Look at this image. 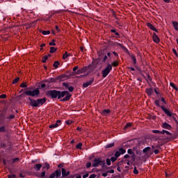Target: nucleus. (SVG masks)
Returning a JSON list of instances; mask_svg holds the SVG:
<instances>
[{"mask_svg":"<svg viewBox=\"0 0 178 178\" xmlns=\"http://www.w3.org/2000/svg\"><path fill=\"white\" fill-rule=\"evenodd\" d=\"M129 57L133 61L134 65H136L137 63V58H136V56H134V54H131Z\"/></svg>","mask_w":178,"mask_h":178,"instance_id":"obj_29","label":"nucleus"},{"mask_svg":"<svg viewBox=\"0 0 178 178\" xmlns=\"http://www.w3.org/2000/svg\"><path fill=\"white\" fill-rule=\"evenodd\" d=\"M127 152L129 155H134V152L133 151V149H129L127 150Z\"/></svg>","mask_w":178,"mask_h":178,"instance_id":"obj_58","label":"nucleus"},{"mask_svg":"<svg viewBox=\"0 0 178 178\" xmlns=\"http://www.w3.org/2000/svg\"><path fill=\"white\" fill-rule=\"evenodd\" d=\"M20 80V77H17L15 78L12 84H17V83H19V81Z\"/></svg>","mask_w":178,"mask_h":178,"instance_id":"obj_48","label":"nucleus"},{"mask_svg":"<svg viewBox=\"0 0 178 178\" xmlns=\"http://www.w3.org/2000/svg\"><path fill=\"white\" fill-rule=\"evenodd\" d=\"M56 51H58V48L51 47L50 50H49V54H55V52H56Z\"/></svg>","mask_w":178,"mask_h":178,"instance_id":"obj_34","label":"nucleus"},{"mask_svg":"<svg viewBox=\"0 0 178 178\" xmlns=\"http://www.w3.org/2000/svg\"><path fill=\"white\" fill-rule=\"evenodd\" d=\"M62 123L60 120H58L55 124H51L49 125V129H56V127H59V124Z\"/></svg>","mask_w":178,"mask_h":178,"instance_id":"obj_15","label":"nucleus"},{"mask_svg":"<svg viewBox=\"0 0 178 178\" xmlns=\"http://www.w3.org/2000/svg\"><path fill=\"white\" fill-rule=\"evenodd\" d=\"M42 169H46V170H48L49 169H51V165L48 162H44L42 166Z\"/></svg>","mask_w":178,"mask_h":178,"instance_id":"obj_24","label":"nucleus"},{"mask_svg":"<svg viewBox=\"0 0 178 178\" xmlns=\"http://www.w3.org/2000/svg\"><path fill=\"white\" fill-rule=\"evenodd\" d=\"M8 148L7 149L8 151H12L13 149V144L12 143V141L8 140Z\"/></svg>","mask_w":178,"mask_h":178,"instance_id":"obj_28","label":"nucleus"},{"mask_svg":"<svg viewBox=\"0 0 178 178\" xmlns=\"http://www.w3.org/2000/svg\"><path fill=\"white\" fill-rule=\"evenodd\" d=\"M170 87H172L173 88V90H175V91H178V88L176 87V84H175L172 82H170Z\"/></svg>","mask_w":178,"mask_h":178,"instance_id":"obj_38","label":"nucleus"},{"mask_svg":"<svg viewBox=\"0 0 178 178\" xmlns=\"http://www.w3.org/2000/svg\"><path fill=\"white\" fill-rule=\"evenodd\" d=\"M94 80H95V78L91 77L88 82L83 83V87H84V88H87L88 86H91L94 83Z\"/></svg>","mask_w":178,"mask_h":178,"instance_id":"obj_12","label":"nucleus"},{"mask_svg":"<svg viewBox=\"0 0 178 178\" xmlns=\"http://www.w3.org/2000/svg\"><path fill=\"white\" fill-rule=\"evenodd\" d=\"M112 113V111L111 109H104L100 111V113L102 116H108L110 113Z\"/></svg>","mask_w":178,"mask_h":178,"instance_id":"obj_18","label":"nucleus"},{"mask_svg":"<svg viewBox=\"0 0 178 178\" xmlns=\"http://www.w3.org/2000/svg\"><path fill=\"white\" fill-rule=\"evenodd\" d=\"M172 25H173V27H174L175 30L178 31V22H177V21H172Z\"/></svg>","mask_w":178,"mask_h":178,"instance_id":"obj_33","label":"nucleus"},{"mask_svg":"<svg viewBox=\"0 0 178 178\" xmlns=\"http://www.w3.org/2000/svg\"><path fill=\"white\" fill-rule=\"evenodd\" d=\"M40 33H42L43 35H48L51 34V31H40Z\"/></svg>","mask_w":178,"mask_h":178,"instance_id":"obj_43","label":"nucleus"},{"mask_svg":"<svg viewBox=\"0 0 178 178\" xmlns=\"http://www.w3.org/2000/svg\"><path fill=\"white\" fill-rule=\"evenodd\" d=\"M24 26H26V30H29V29H31L33 22L31 24H25Z\"/></svg>","mask_w":178,"mask_h":178,"instance_id":"obj_45","label":"nucleus"},{"mask_svg":"<svg viewBox=\"0 0 178 178\" xmlns=\"http://www.w3.org/2000/svg\"><path fill=\"white\" fill-rule=\"evenodd\" d=\"M166 134L167 136H172V133H170V132H169L168 131H166V130H165V129H163V130L161 131V134Z\"/></svg>","mask_w":178,"mask_h":178,"instance_id":"obj_39","label":"nucleus"},{"mask_svg":"<svg viewBox=\"0 0 178 178\" xmlns=\"http://www.w3.org/2000/svg\"><path fill=\"white\" fill-rule=\"evenodd\" d=\"M59 65H60V62L56 60V61H54L53 66L54 67H55V69H58V67H59Z\"/></svg>","mask_w":178,"mask_h":178,"instance_id":"obj_35","label":"nucleus"},{"mask_svg":"<svg viewBox=\"0 0 178 178\" xmlns=\"http://www.w3.org/2000/svg\"><path fill=\"white\" fill-rule=\"evenodd\" d=\"M107 60H108V56H106V54H105V53H104V56H103V59L102 60V63H105Z\"/></svg>","mask_w":178,"mask_h":178,"instance_id":"obj_42","label":"nucleus"},{"mask_svg":"<svg viewBox=\"0 0 178 178\" xmlns=\"http://www.w3.org/2000/svg\"><path fill=\"white\" fill-rule=\"evenodd\" d=\"M123 163H125V161L124 160H121L120 161H119L117 163V166H122V165H123Z\"/></svg>","mask_w":178,"mask_h":178,"instance_id":"obj_59","label":"nucleus"},{"mask_svg":"<svg viewBox=\"0 0 178 178\" xmlns=\"http://www.w3.org/2000/svg\"><path fill=\"white\" fill-rule=\"evenodd\" d=\"M131 126H133V122H127L123 130H127V129H129V127H131Z\"/></svg>","mask_w":178,"mask_h":178,"instance_id":"obj_30","label":"nucleus"},{"mask_svg":"<svg viewBox=\"0 0 178 178\" xmlns=\"http://www.w3.org/2000/svg\"><path fill=\"white\" fill-rule=\"evenodd\" d=\"M70 98H72V94L69 92L67 90L60 91L58 90V99L61 102H67V101H70Z\"/></svg>","mask_w":178,"mask_h":178,"instance_id":"obj_3","label":"nucleus"},{"mask_svg":"<svg viewBox=\"0 0 178 178\" xmlns=\"http://www.w3.org/2000/svg\"><path fill=\"white\" fill-rule=\"evenodd\" d=\"M145 92L148 97H151L154 94V88H146Z\"/></svg>","mask_w":178,"mask_h":178,"instance_id":"obj_16","label":"nucleus"},{"mask_svg":"<svg viewBox=\"0 0 178 178\" xmlns=\"http://www.w3.org/2000/svg\"><path fill=\"white\" fill-rule=\"evenodd\" d=\"M42 168V164L38 163L34 165L33 169H35V170H36V172H38V171L41 170Z\"/></svg>","mask_w":178,"mask_h":178,"instance_id":"obj_23","label":"nucleus"},{"mask_svg":"<svg viewBox=\"0 0 178 178\" xmlns=\"http://www.w3.org/2000/svg\"><path fill=\"white\" fill-rule=\"evenodd\" d=\"M0 112H1L0 113V117L5 118V116L6 115V113H8V109H3L2 111H0Z\"/></svg>","mask_w":178,"mask_h":178,"instance_id":"obj_25","label":"nucleus"},{"mask_svg":"<svg viewBox=\"0 0 178 178\" xmlns=\"http://www.w3.org/2000/svg\"><path fill=\"white\" fill-rule=\"evenodd\" d=\"M6 147H8V145H6V143H3V142H1L0 143V148H6Z\"/></svg>","mask_w":178,"mask_h":178,"instance_id":"obj_53","label":"nucleus"},{"mask_svg":"<svg viewBox=\"0 0 178 178\" xmlns=\"http://www.w3.org/2000/svg\"><path fill=\"white\" fill-rule=\"evenodd\" d=\"M28 99L30 101L29 104L32 106V108H40V106H42V105L47 102V97L37 99L29 97Z\"/></svg>","mask_w":178,"mask_h":178,"instance_id":"obj_1","label":"nucleus"},{"mask_svg":"<svg viewBox=\"0 0 178 178\" xmlns=\"http://www.w3.org/2000/svg\"><path fill=\"white\" fill-rule=\"evenodd\" d=\"M118 152L120 153L121 155H123L124 154H126V149L123 148H120L118 149Z\"/></svg>","mask_w":178,"mask_h":178,"instance_id":"obj_49","label":"nucleus"},{"mask_svg":"<svg viewBox=\"0 0 178 178\" xmlns=\"http://www.w3.org/2000/svg\"><path fill=\"white\" fill-rule=\"evenodd\" d=\"M99 63L95 58H93V60L92 62V65L94 67V69H95L96 67H98V64Z\"/></svg>","mask_w":178,"mask_h":178,"instance_id":"obj_27","label":"nucleus"},{"mask_svg":"<svg viewBox=\"0 0 178 178\" xmlns=\"http://www.w3.org/2000/svg\"><path fill=\"white\" fill-rule=\"evenodd\" d=\"M67 89L70 91V92H73V91H74V87H73L72 86H68Z\"/></svg>","mask_w":178,"mask_h":178,"instance_id":"obj_57","label":"nucleus"},{"mask_svg":"<svg viewBox=\"0 0 178 178\" xmlns=\"http://www.w3.org/2000/svg\"><path fill=\"white\" fill-rule=\"evenodd\" d=\"M62 176V171L60 169H57L54 172L49 175V178H59Z\"/></svg>","mask_w":178,"mask_h":178,"instance_id":"obj_9","label":"nucleus"},{"mask_svg":"<svg viewBox=\"0 0 178 178\" xmlns=\"http://www.w3.org/2000/svg\"><path fill=\"white\" fill-rule=\"evenodd\" d=\"M55 42H56V40H55V39H52L51 40V42H50L49 43V45H50V47H55L56 45V43H55Z\"/></svg>","mask_w":178,"mask_h":178,"instance_id":"obj_37","label":"nucleus"},{"mask_svg":"<svg viewBox=\"0 0 178 178\" xmlns=\"http://www.w3.org/2000/svg\"><path fill=\"white\" fill-rule=\"evenodd\" d=\"M161 127L165 130H172V125L168 122H163L161 125Z\"/></svg>","mask_w":178,"mask_h":178,"instance_id":"obj_17","label":"nucleus"},{"mask_svg":"<svg viewBox=\"0 0 178 178\" xmlns=\"http://www.w3.org/2000/svg\"><path fill=\"white\" fill-rule=\"evenodd\" d=\"M65 166V163H59L57 167L58 168V169H63V167Z\"/></svg>","mask_w":178,"mask_h":178,"instance_id":"obj_55","label":"nucleus"},{"mask_svg":"<svg viewBox=\"0 0 178 178\" xmlns=\"http://www.w3.org/2000/svg\"><path fill=\"white\" fill-rule=\"evenodd\" d=\"M152 40H153L154 42H156V44H159V42H161V39L159 38V36H158V35H156V33H153Z\"/></svg>","mask_w":178,"mask_h":178,"instance_id":"obj_14","label":"nucleus"},{"mask_svg":"<svg viewBox=\"0 0 178 178\" xmlns=\"http://www.w3.org/2000/svg\"><path fill=\"white\" fill-rule=\"evenodd\" d=\"M19 87L21 88H27V82H22L20 85Z\"/></svg>","mask_w":178,"mask_h":178,"instance_id":"obj_41","label":"nucleus"},{"mask_svg":"<svg viewBox=\"0 0 178 178\" xmlns=\"http://www.w3.org/2000/svg\"><path fill=\"white\" fill-rule=\"evenodd\" d=\"M66 79H69V76L65 74H63L61 75H58L56 76V79L58 80L59 81H65Z\"/></svg>","mask_w":178,"mask_h":178,"instance_id":"obj_11","label":"nucleus"},{"mask_svg":"<svg viewBox=\"0 0 178 178\" xmlns=\"http://www.w3.org/2000/svg\"><path fill=\"white\" fill-rule=\"evenodd\" d=\"M92 166L93 168H98V166H102L103 168L105 167V160H102L101 157L97 159H95L92 161Z\"/></svg>","mask_w":178,"mask_h":178,"instance_id":"obj_6","label":"nucleus"},{"mask_svg":"<svg viewBox=\"0 0 178 178\" xmlns=\"http://www.w3.org/2000/svg\"><path fill=\"white\" fill-rule=\"evenodd\" d=\"M134 175H138L139 172L137 170V167H134Z\"/></svg>","mask_w":178,"mask_h":178,"instance_id":"obj_64","label":"nucleus"},{"mask_svg":"<svg viewBox=\"0 0 178 178\" xmlns=\"http://www.w3.org/2000/svg\"><path fill=\"white\" fill-rule=\"evenodd\" d=\"M26 90L21 95H28L29 97H38L40 95V88H35L34 86L27 87Z\"/></svg>","mask_w":178,"mask_h":178,"instance_id":"obj_2","label":"nucleus"},{"mask_svg":"<svg viewBox=\"0 0 178 178\" xmlns=\"http://www.w3.org/2000/svg\"><path fill=\"white\" fill-rule=\"evenodd\" d=\"M8 116L3 118V119H6L8 122H12L15 118H16V115L13 110H9L8 111Z\"/></svg>","mask_w":178,"mask_h":178,"instance_id":"obj_8","label":"nucleus"},{"mask_svg":"<svg viewBox=\"0 0 178 178\" xmlns=\"http://www.w3.org/2000/svg\"><path fill=\"white\" fill-rule=\"evenodd\" d=\"M70 56V54H67V51H65V54L63 55V59H67Z\"/></svg>","mask_w":178,"mask_h":178,"instance_id":"obj_46","label":"nucleus"},{"mask_svg":"<svg viewBox=\"0 0 178 178\" xmlns=\"http://www.w3.org/2000/svg\"><path fill=\"white\" fill-rule=\"evenodd\" d=\"M120 47H121L122 49H123V51L124 52H126V54H127V55H129V56H130V55H133L131 54H130V51H129V49L127 48H126V47H124V45L123 44H119Z\"/></svg>","mask_w":178,"mask_h":178,"instance_id":"obj_22","label":"nucleus"},{"mask_svg":"<svg viewBox=\"0 0 178 178\" xmlns=\"http://www.w3.org/2000/svg\"><path fill=\"white\" fill-rule=\"evenodd\" d=\"M111 67H118V66H119V60H115L113 61V63H111Z\"/></svg>","mask_w":178,"mask_h":178,"instance_id":"obj_32","label":"nucleus"},{"mask_svg":"<svg viewBox=\"0 0 178 178\" xmlns=\"http://www.w3.org/2000/svg\"><path fill=\"white\" fill-rule=\"evenodd\" d=\"M0 133L5 134V133H8V127L5 125L0 124Z\"/></svg>","mask_w":178,"mask_h":178,"instance_id":"obj_20","label":"nucleus"},{"mask_svg":"<svg viewBox=\"0 0 178 178\" xmlns=\"http://www.w3.org/2000/svg\"><path fill=\"white\" fill-rule=\"evenodd\" d=\"M110 160L111 161V162H116V161H118V157L116 156H112Z\"/></svg>","mask_w":178,"mask_h":178,"instance_id":"obj_60","label":"nucleus"},{"mask_svg":"<svg viewBox=\"0 0 178 178\" xmlns=\"http://www.w3.org/2000/svg\"><path fill=\"white\" fill-rule=\"evenodd\" d=\"M46 97H48V98H51V99H56V98L59 99V90H47L46 92Z\"/></svg>","mask_w":178,"mask_h":178,"instance_id":"obj_5","label":"nucleus"},{"mask_svg":"<svg viewBox=\"0 0 178 178\" xmlns=\"http://www.w3.org/2000/svg\"><path fill=\"white\" fill-rule=\"evenodd\" d=\"M45 87H47V85L45 83H41L40 86H39L38 88L40 90V88H45Z\"/></svg>","mask_w":178,"mask_h":178,"instance_id":"obj_62","label":"nucleus"},{"mask_svg":"<svg viewBox=\"0 0 178 178\" xmlns=\"http://www.w3.org/2000/svg\"><path fill=\"white\" fill-rule=\"evenodd\" d=\"M143 154H147V152H150L151 155L152 154H154V151L151 152V147H147L145 149H143Z\"/></svg>","mask_w":178,"mask_h":178,"instance_id":"obj_21","label":"nucleus"},{"mask_svg":"<svg viewBox=\"0 0 178 178\" xmlns=\"http://www.w3.org/2000/svg\"><path fill=\"white\" fill-rule=\"evenodd\" d=\"M109 43L111 44V45H117V47H120V45H122V44L118 42L110 41Z\"/></svg>","mask_w":178,"mask_h":178,"instance_id":"obj_40","label":"nucleus"},{"mask_svg":"<svg viewBox=\"0 0 178 178\" xmlns=\"http://www.w3.org/2000/svg\"><path fill=\"white\" fill-rule=\"evenodd\" d=\"M47 60H48V56H44L42 58V63H47Z\"/></svg>","mask_w":178,"mask_h":178,"instance_id":"obj_44","label":"nucleus"},{"mask_svg":"<svg viewBox=\"0 0 178 178\" xmlns=\"http://www.w3.org/2000/svg\"><path fill=\"white\" fill-rule=\"evenodd\" d=\"M66 124H67V126H70V124H72L73 123V121L72 120H69L65 121Z\"/></svg>","mask_w":178,"mask_h":178,"instance_id":"obj_63","label":"nucleus"},{"mask_svg":"<svg viewBox=\"0 0 178 178\" xmlns=\"http://www.w3.org/2000/svg\"><path fill=\"white\" fill-rule=\"evenodd\" d=\"M120 155H122V154H120V152L117 151V152H115L114 156L118 159V158H119V156H120Z\"/></svg>","mask_w":178,"mask_h":178,"instance_id":"obj_61","label":"nucleus"},{"mask_svg":"<svg viewBox=\"0 0 178 178\" xmlns=\"http://www.w3.org/2000/svg\"><path fill=\"white\" fill-rule=\"evenodd\" d=\"M90 66H91V64H90L88 67L84 66V67L80 68L79 70H78L76 71V74H81L83 73H86L88 70V68L90 67Z\"/></svg>","mask_w":178,"mask_h":178,"instance_id":"obj_10","label":"nucleus"},{"mask_svg":"<svg viewBox=\"0 0 178 178\" xmlns=\"http://www.w3.org/2000/svg\"><path fill=\"white\" fill-rule=\"evenodd\" d=\"M77 74H77V72H71L69 75H68V78L69 77H72V76H77Z\"/></svg>","mask_w":178,"mask_h":178,"instance_id":"obj_56","label":"nucleus"},{"mask_svg":"<svg viewBox=\"0 0 178 178\" xmlns=\"http://www.w3.org/2000/svg\"><path fill=\"white\" fill-rule=\"evenodd\" d=\"M81 147H83V143H79V144H77L76 145V149H81Z\"/></svg>","mask_w":178,"mask_h":178,"instance_id":"obj_54","label":"nucleus"},{"mask_svg":"<svg viewBox=\"0 0 178 178\" xmlns=\"http://www.w3.org/2000/svg\"><path fill=\"white\" fill-rule=\"evenodd\" d=\"M111 71L112 65L110 63H108L105 69L102 71V77L105 79V77H106V76H108Z\"/></svg>","mask_w":178,"mask_h":178,"instance_id":"obj_7","label":"nucleus"},{"mask_svg":"<svg viewBox=\"0 0 178 178\" xmlns=\"http://www.w3.org/2000/svg\"><path fill=\"white\" fill-rule=\"evenodd\" d=\"M115 145V143H108L105 146V148H112Z\"/></svg>","mask_w":178,"mask_h":178,"instance_id":"obj_50","label":"nucleus"},{"mask_svg":"<svg viewBox=\"0 0 178 178\" xmlns=\"http://www.w3.org/2000/svg\"><path fill=\"white\" fill-rule=\"evenodd\" d=\"M45 174L46 172L43 171L39 175H38V177L40 178H49V176L48 177V175H46Z\"/></svg>","mask_w":178,"mask_h":178,"instance_id":"obj_26","label":"nucleus"},{"mask_svg":"<svg viewBox=\"0 0 178 178\" xmlns=\"http://www.w3.org/2000/svg\"><path fill=\"white\" fill-rule=\"evenodd\" d=\"M111 33H112L113 34H114V35H115V38L118 39V38H120V33H119V30L115 29V28H113L112 29L110 30Z\"/></svg>","mask_w":178,"mask_h":178,"instance_id":"obj_13","label":"nucleus"},{"mask_svg":"<svg viewBox=\"0 0 178 178\" xmlns=\"http://www.w3.org/2000/svg\"><path fill=\"white\" fill-rule=\"evenodd\" d=\"M160 97H161V102H163V104L164 105H167L168 104V101H166V99H165V97H162V95H160Z\"/></svg>","mask_w":178,"mask_h":178,"instance_id":"obj_36","label":"nucleus"},{"mask_svg":"<svg viewBox=\"0 0 178 178\" xmlns=\"http://www.w3.org/2000/svg\"><path fill=\"white\" fill-rule=\"evenodd\" d=\"M154 104L156 106H158V108H161V109L164 112L165 115H167V116H168V118H172L173 113L170 111V109L167 108L166 106L161 105L159 100H154Z\"/></svg>","mask_w":178,"mask_h":178,"instance_id":"obj_4","label":"nucleus"},{"mask_svg":"<svg viewBox=\"0 0 178 178\" xmlns=\"http://www.w3.org/2000/svg\"><path fill=\"white\" fill-rule=\"evenodd\" d=\"M154 91L156 95H161V92H159V88H156L154 89Z\"/></svg>","mask_w":178,"mask_h":178,"instance_id":"obj_52","label":"nucleus"},{"mask_svg":"<svg viewBox=\"0 0 178 178\" xmlns=\"http://www.w3.org/2000/svg\"><path fill=\"white\" fill-rule=\"evenodd\" d=\"M146 26H147V27L149 29H150V30H152V31H155V33H159V31H158V29H156V28H155V26H154V25H152V24L147 22L146 24Z\"/></svg>","mask_w":178,"mask_h":178,"instance_id":"obj_19","label":"nucleus"},{"mask_svg":"<svg viewBox=\"0 0 178 178\" xmlns=\"http://www.w3.org/2000/svg\"><path fill=\"white\" fill-rule=\"evenodd\" d=\"M20 159L19 157L15 158L12 159V164L16 163V162H19Z\"/></svg>","mask_w":178,"mask_h":178,"instance_id":"obj_47","label":"nucleus"},{"mask_svg":"<svg viewBox=\"0 0 178 178\" xmlns=\"http://www.w3.org/2000/svg\"><path fill=\"white\" fill-rule=\"evenodd\" d=\"M61 175H62L61 178L67 177V171H66V169H65V168H61Z\"/></svg>","mask_w":178,"mask_h":178,"instance_id":"obj_31","label":"nucleus"},{"mask_svg":"<svg viewBox=\"0 0 178 178\" xmlns=\"http://www.w3.org/2000/svg\"><path fill=\"white\" fill-rule=\"evenodd\" d=\"M58 79L56 78H51L49 81V83H56Z\"/></svg>","mask_w":178,"mask_h":178,"instance_id":"obj_51","label":"nucleus"}]
</instances>
